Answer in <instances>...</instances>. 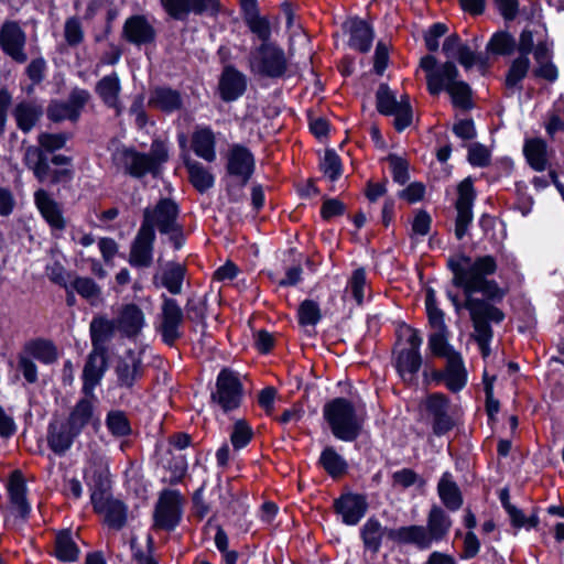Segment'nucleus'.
Masks as SVG:
<instances>
[{"mask_svg":"<svg viewBox=\"0 0 564 564\" xmlns=\"http://www.w3.org/2000/svg\"><path fill=\"white\" fill-rule=\"evenodd\" d=\"M465 295L464 307L469 312L471 323H477L481 330L489 328V323L500 324L506 315L495 304L501 303L507 289L494 279H484L462 289Z\"/></svg>","mask_w":564,"mask_h":564,"instance_id":"f257e3e1","label":"nucleus"},{"mask_svg":"<svg viewBox=\"0 0 564 564\" xmlns=\"http://www.w3.org/2000/svg\"><path fill=\"white\" fill-rule=\"evenodd\" d=\"M162 304L158 316V333L161 335L162 341L167 346H174L183 335V326L185 319L202 326V333L206 329L207 306L205 301L196 297H189L185 305V314L175 299L162 294Z\"/></svg>","mask_w":564,"mask_h":564,"instance_id":"f03ea898","label":"nucleus"},{"mask_svg":"<svg viewBox=\"0 0 564 564\" xmlns=\"http://www.w3.org/2000/svg\"><path fill=\"white\" fill-rule=\"evenodd\" d=\"M72 158L64 154H55L52 158L40 148L30 145L25 149L23 162L32 171L34 177L42 184L55 186L68 184L74 178Z\"/></svg>","mask_w":564,"mask_h":564,"instance_id":"7ed1b4c3","label":"nucleus"},{"mask_svg":"<svg viewBox=\"0 0 564 564\" xmlns=\"http://www.w3.org/2000/svg\"><path fill=\"white\" fill-rule=\"evenodd\" d=\"M395 333L397 341L393 354L397 370L405 383L417 386V372L422 365L420 329L402 323Z\"/></svg>","mask_w":564,"mask_h":564,"instance_id":"20e7f679","label":"nucleus"},{"mask_svg":"<svg viewBox=\"0 0 564 564\" xmlns=\"http://www.w3.org/2000/svg\"><path fill=\"white\" fill-rule=\"evenodd\" d=\"M323 416L336 438L352 442L360 435L362 420L349 400L335 398L327 402L323 408Z\"/></svg>","mask_w":564,"mask_h":564,"instance_id":"39448f33","label":"nucleus"},{"mask_svg":"<svg viewBox=\"0 0 564 564\" xmlns=\"http://www.w3.org/2000/svg\"><path fill=\"white\" fill-rule=\"evenodd\" d=\"M447 267L453 273V284L459 289L488 279V275L495 274L498 268L494 256H479L473 261L465 253L451 257Z\"/></svg>","mask_w":564,"mask_h":564,"instance_id":"423d86ee","label":"nucleus"},{"mask_svg":"<svg viewBox=\"0 0 564 564\" xmlns=\"http://www.w3.org/2000/svg\"><path fill=\"white\" fill-rule=\"evenodd\" d=\"M250 67L254 74L280 78L288 69V61L284 51L273 43H262L251 53Z\"/></svg>","mask_w":564,"mask_h":564,"instance_id":"0eeeda50","label":"nucleus"},{"mask_svg":"<svg viewBox=\"0 0 564 564\" xmlns=\"http://www.w3.org/2000/svg\"><path fill=\"white\" fill-rule=\"evenodd\" d=\"M180 207L177 203L169 197L159 199L153 207H147L143 210L141 227L160 234L169 232L172 228L180 225Z\"/></svg>","mask_w":564,"mask_h":564,"instance_id":"6e6552de","label":"nucleus"},{"mask_svg":"<svg viewBox=\"0 0 564 564\" xmlns=\"http://www.w3.org/2000/svg\"><path fill=\"white\" fill-rule=\"evenodd\" d=\"M477 198V192L471 176L465 177L457 185V199L455 202V237L462 240L468 232L474 219L473 207Z\"/></svg>","mask_w":564,"mask_h":564,"instance_id":"1a4fd4ad","label":"nucleus"},{"mask_svg":"<svg viewBox=\"0 0 564 564\" xmlns=\"http://www.w3.org/2000/svg\"><path fill=\"white\" fill-rule=\"evenodd\" d=\"M451 399L443 392L425 394V415L436 436H443L455 427V420L449 414Z\"/></svg>","mask_w":564,"mask_h":564,"instance_id":"9d476101","label":"nucleus"},{"mask_svg":"<svg viewBox=\"0 0 564 564\" xmlns=\"http://www.w3.org/2000/svg\"><path fill=\"white\" fill-rule=\"evenodd\" d=\"M241 398L242 384L238 376L227 368L223 369L217 377L216 391L212 393L213 402L228 412L240 405Z\"/></svg>","mask_w":564,"mask_h":564,"instance_id":"9b49d317","label":"nucleus"},{"mask_svg":"<svg viewBox=\"0 0 564 564\" xmlns=\"http://www.w3.org/2000/svg\"><path fill=\"white\" fill-rule=\"evenodd\" d=\"M89 99L90 94L88 90L74 88L66 101H51L46 110L47 118L54 122L64 120L76 122Z\"/></svg>","mask_w":564,"mask_h":564,"instance_id":"f8f14e48","label":"nucleus"},{"mask_svg":"<svg viewBox=\"0 0 564 564\" xmlns=\"http://www.w3.org/2000/svg\"><path fill=\"white\" fill-rule=\"evenodd\" d=\"M90 500L94 510L104 514L109 528L120 530L126 525L128 507L122 501L112 498L101 489L94 490Z\"/></svg>","mask_w":564,"mask_h":564,"instance_id":"ddd939ff","label":"nucleus"},{"mask_svg":"<svg viewBox=\"0 0 564 564\" xmlns=\"http://www.w3.org/2000/svg\"><path fill=\"white\" fill-rule=\"evenodd\" d=\"M182 497L176 490H164L155 506L154 527L173 531L182 518Z\"/></svg>","mask_w":564,"mask_h":564,"instance_id":"4468645a","label":"nucleus"},{"mask_svg":"<svg viewBox=\"0 0 564 564\" xmlns=\"http://www.w3.org/2000/svg\"><path fill=\"white\" fill-rule=\"evenodd\" d=\"M155 239V231L140 226L130 245L128 262L131 267L147 269L153 264Z\"/></svg>","mask_w":564,"mask_h":564,"instance_id":"2eb2a0df","label":"nucleus"},{"mask_svg":"<svg viewBox=\"0 0 564 564\" xmlns=\"http://www.w3.org/2000/svg\"><path fill=\"white\" fill-rule=\"evenodd\" d=\"M226 170L229 176L239 180L238 191L241 192L254 172L253 154L246 147L234 144L227 154Z\"/></svg>","mask_w":564,"mask_h":564,"instance_id":"dca6fc26","label":"nucleus"},{"mask_svg":"<svg viewBox=\"0 0 564 564\" xmlns=\"http://www.w3.org/2000/svg\"><path fill=\"white\" fill-rule=\"evenodd\" d=\"M26 35L15 21H6L0 29V47L17 63H25L28 55L24 52Z\"/></svg>","mask_w":564,"mask_h":564,"instance_id":"f3484780","label":"nucleus"},{"mask_svg":"<svg viewBox=\"0 0 564 564\" xmlns=\"http://www.w3.org/2000/svg\"><path fill=\"white\" fill-rule=\"evenodd\" d=\"M109 367V354L90 350L83 369V392L94 397V389L100 383Z\"/></svg>","mask_w":564,"mask_h":564,"instance_id":"a211bd4d","label":"nucleus"},{"mask_svg":"<svg viewBox=\"0 0 564 564\" xmlns=\"http://www.w3.org/2000/svg\"><path fill=\"white\" fill-rule=\"evenodd\" d=\"M122 37L133 45L141 46L153 43L156 31L144 15L134 14L124 21Z\"/></svg>","mask_w":564,"mask_h":564,"instance_id":"6ab92c4d","label":"nucleus"},{"mask_svg":"<svg viewBox=\"0 0 564 564\" xmlns=\"http://www.w3.org/2000/svg\"><path fill=\"white\" fill-rule=\"evenodd\" d=\"M117 329L115 319L105 314L94 316L89 324L91 349L109 354V344L115 338Z\"/></svg>","mask_w":564,"mask_h":564,"instance_id":"aec40b11","label":"nucleus"},{"mask_svg":"<svg viewBox=\"0 0 564 564\" xmlns=\"http://www.w3.org/2000/svg\"><path fill=\"white\" fill-rule=\"evenodd\" d=\"M451 528L452 519L446 511L440 506L433 505L425 524V549H429L434 542L445 540Z\"/></svg>","mask_w":564,"mask_h":564,"instance_id":"412c9836","label":"nucleus"},{"mask_svg":"<svg viewBox=\"0 0 564 564\" xmlns=\"http://www.w3.org/2000/svg\"><path fill=\"white\" fill-rule=\"evenodd\" d=\"M218 89L224 101H235L247 90V77L236 67L228 65L220 75Z\"/></svg>","mask_w":564,"mask_h":564,"instance_id":"4be33fe9","label":"nucleus"},{"mask_svg":"<svg viewBox=\"0 0 564 564\" xmlns=\"http://www.w3.org/2000/svg\"><path fill=\"white\" fill-rule=\"evenodd\" d=\"M115 371L119 387L132 388L143 376V365L140 355L129 349L124 356L117 361Z\"/></svg>","mask_w":564,"mask_h":564,"instance_id":"5701e85b","label":"nucleus"},{"mask_svg":"<svg viewBox=\"0 0 564 564\" xmlns=\"http://www.w3.org/2000/svg\"><path fill=\"white\" fill-rule=\"evenodd\" d=\"M459 79V70L453 61H446L440 64L434 73L429 74L426 88L430 95L438 96L447 93L449 88Z\"/></svg>","mask_w":564,"mask_h":564,"instance_id":"b1692460","label":"nucleus"},{"mask_svg":"<svg viewBox=\"0 0 564 564\" xmlns=\"http://www.w3.org/2000/svg\"><path fill=\"white\" fill-rule=\"evenodd\" d=\"M115 321L118 330L128 338H135L145 324L142 310L133 303L123 305Z\"/></svg>","mask_w":564,"mask_h":564,"instance_id":"393cba45","label":"nucleus"},{"mask_svg":"<svg viewBox=\"0 0 564 564\" xmlns=\"http://www.w3.org/2000/svg\"><path fill=\"white\" fill-rule=\"evenodd\" d=\"M182 94L169 86H156L150 91L148 106L165 113H172L183 108Z\"/></svg>","mask_w":564,"mask_h":564,"instance_id":"a878e982","label":"nucleus"},{"mask_svg":"<svg viewBox=\"0 0 564 564\" xmlns=\"http://www.w3.org/2000/svg\"><path fill=\"white\" fill-rule=\"evenodd\" d=\"M166 13L175 20H183L189 12L203 13L215 10L217 0H160Z\"/></svg>","mask_w":564,"mask_h":564,"instance_id":"bb28decb","label":"nucleus"},{"mask_svg":"<svg viewBox=\"0 0 564 564\" xmlns=\"http://www.w3.org/2000/svg\"><path fill=\"white\" fill-rule=\"evenodd\" d=\"M78 436L66 421H54L47 430V444L57 455L65 454Z\"/></svg>","mask_w":564,"mask_h":564,"instance_id":"cd10ccee","label":"nucleus"},{"mask_svg":"<svg viewBox=\"0 0 564 564\" xmlns=\"http://www.w3.org/2000/svg\"><path fill=\"white\" fill-rule=\"evenodd\" d=\"M367 502L362 496L345 495L335 501V509L348 525L357 524L367 511Z\"/></svg>","mask_w":564,"mask_h":564,"instance_id":"c85d7f7f","label":"nucleus"},{"mask_svg":"<svg viewBox=\"0 0 564 564\" xmlns=\"http://www.w3.org/2000/svg\"><path fill=\"white\" fill-rule=\"evenodd\" d=\"M95 91L107 107L115 109L117 115L121 113V84L117 73L113 72L99 79L96 83Z\"/></svg>","mask_w":564,"mask_h":564,"instance_id":"c756f323","label":"nucleus"},{"mask_svg":"<svg viewBox=\"0 0 564 564\" xmlns=\"http://www.w3.org/2000/svg\"><path fill=\"white\" fill-rule=\"evenodd\" d=\"M437 495L441 502L449 511H457L464 503L462 490L451 471H444L437 484Z\"/></svg>","mask_w":564,"mask_h":564,"instance_id":"7c9ffc66","label":"nucleus"},{"mask_svg":"<svg viewBox=\"0 0 564 564\" xmlns=\"http://www.w3.org/2000/svg\"><path fill=\"white\" fill-rule=\"evenodd\" d=\"M34 202L41 215L52 228L57 230H63L65 228L66 224L59 205L45 189L40 188L34 193Z\"/></svg>","mask_w":564,"mask_h":564,"instance_id":"2f4dec72","label":"nucleus"},{"mask_svg":"<svg viewBox=\"0 0 564 564\" xmlns=\"http://www.w3.org/2000/svg\"><path fill=\"white\" fill-rule=\"evenodd\" d=\"M547 142L539 137L528 138L523 144V155L528 165L535 172H543L549 165Z\"/></svg>","mask_w":564,"mask_h":564,"instance_id":"473e14b6","label":"nucleus"},{"mask_svg":"<svg viewBox=\"0 0 564 564\" xmlns=\"http://www.w3.org/2000/svg\"><path fill=\"white\" fill-rule=\"evenodd\" d=\"M43 113L42 105L34 100L21 101L13 110L17 126L24 133L30 132L36 126Z\"/></svg>","mask_w":564,"mask_h":564,"instance_id":"72a5a7b5","label":"nucleus"},{"mask_svg":"<svg viewBox=\"0 0 564 564\" xmlns=\"http://www.w3.org/2000/svg\"><path fill=\"white\" fill-rule=\"evenodd\" d=\"M531 62L529 57L518 56L511 64L505 76V88L510 91L507 96H511L514 91L521 93L523 90V79L528 76Z\"/></svg>","mask_w":564,"mask_h":564,"instance_id":"f704fd0d","label":"nucleus"},{"mask_svg":"<svg viewBox=\"0 0 564 564\" xmlns=\"http://www.w3.org/2000/svg\"><path fill=\"white\" fill-rule=\"evenodd\" d=\"M216 138L209 127L197 128L192 135V149L194 153L207 162L216 160Z\"/></svg>","mask_w":564,"mask_h":564,"instance_id":"c9c22d12","label":"nucleus"},{"mask_svg":"<svg viewBox=\"0 0 564 564\" xmlns=\"http://www.w3.org/2000/svg\"><path fill=\"white\" fill-rule=\"evenodd\" d=\"M349 31V45L361 53L368 52L373 40V31L371 26L366 21L356 18L350 21Z\"/></svg>","mask_w":564,"mask_h":564,"instance_id":"e433bc0d","label":"nucleus"},{"mask_svg":"<svg viewBox=\"0 0 564 564\" xmlns=\"http://www.w3.org/2000/svg\"><path fill=\"white\" fill-rule=\"evenodd\" d=\"M78 435L94 421V405L88 398L80 399L65 420Z\"/></svg>","mask_w":564,"mask_h":564,"instance_id":"4c0bfd02","label":"nucleus"},{"mask_svg":"<svg viewBox=\"0 0 564 564\" xmlns=\"http://www.w3.org/2000/svg\"><path fill=\"white\" fill-rule=\"evenodd\" d=\"M467 383V371L460 354H455L447 360L446 388L457 393L465 388Z\"/></svg>","mask_w":564,"mask_h":564,"instance_id":"58836bf2","label":"nucleus"},{"mask_svg":"<svg viewBox=\"0 0 564 564\" xmlns=\"http://www.w3.org/2000/svg\"><path fill=\"white\" fill-rule=\"evenodd\" d=\"M9 494L11 503L14 506L15 510L22 518H26L30 513V505L26 501V486L22 474L19 470H15L12 474L10 484H9Z\"/></svg>","mask_w":564,"mask_h":564,"instance_id":"ea45409f","label":"nucleus"},{"mask_svg":"<svg viewBox=\"0 0 564 564\" xmlns=\"http://www.w3.org/2000/svg\"><path fill=\"white\" fill-rule=\"evenodd\" d=\"M22 352L46 365L53 364L57 359V350L54 344L42 338L28 341Z\"/></svg>","mask_w":564,"mask_h":564,"instance_id":"a19ab883","label":"nucleus"},{"mask_svg":"<svg viewBox=\"0 0 564 564\" xmlns=\"http://www.w3.org/2000/svg\"><path fill=\"white\" fill-rule=\"evenodd\" d=\"M55 555L62 562H75L79 556V549L72 536L70 530H62L56 534Z\"/></svg>","mask_w":564,"mask_h":564,"instance_id":"79ce46f5","label":"nucleus"},{"mask_svg":"<svg viewBox=\"0 0 564 564\" xmlns=\"http://www.w3.org/2000/svg\"><path fill=\"white\" fill-rule=\"evenodd\" d=\"M446 94H448L451 98L452 106L456 109L469 111L475 107L473 89L470 85L463 79H458Z\"/></svg>","mask_w":564,"mask_h":564,"instance_id":"37998d69","label":"nucleus"},{"mask_svg":"<svg viewBox=\"0 0 564 564\" xmlns=\"http://www.w3.org/2000/svg\"><path fill=\"white\" fill-rule=\"evenodd\" d=\"M185 166L189 174L192 185L200 193H205L214 185V176L199 162L186 160Z\"/></svg>","mask_w":564,"mask_h":564,"instance_id":"c03bdc74","label":"nucleus"},{"mask_svg":"<svg viewBox=\"0 0 564 564\" xmlns=\"http://www.w3.org/2000/svg\"><path fill=\"white\" fill-rule=\"evenodd\" d=\"M486 48L494 55L509 56L514 53L517 42L508 31H498L492 34Z\"/></svg>","mask_w":564,"mask_h":564,"instance_id":"a18cd8bd","label":"nucleus"},{"mask_svg":"<svg viewBox=\"0 0 564 564\" xmlns=\"http://www.w3.org/2000/svg\"><path fill=\"white\" fill-rule=\"evenodd\" d=\"M186 273V268L176 262H170L161 275V284L171 293L180 294Z\"/></svg>","mask_w":564,"mask_h":564,"instance_id":"49530a36","label":"nucleus"},{"mask_svg":"<svg viewBox=\"0 0 564 564\" xmlns=\"http://www.w3.org/2000/svg\"><path fill=\"white\" fill-rule=\"evenodd\" d=\"M387 528H382L379 521L369 519L361 529V538L367 549L377 553L381 545V539L387 535Z\"/></svg>","mask_w":564,"mask_h":564,"instance_id":"de8ad7c7","label":"nucleus"},{"mask_svg":"<svg viewBox=\"0 0 564 564\" xmlns=\"http://www.w3.org/2000/svg\"><path fill=\"white\" fill-rule=\"evenodd\" d=\"M70 288L91 305L97 304L101 296V288L90 278L74 276L70 281Z\"/></svg>","mask_w":564,"mask_h":564,"instance_id":"09e8293b","label":"nucleus"},{"mask_svg":"<svg viewBox=\"0 0 564 564\" xmlns=\"http://www.w3.org/2000/svg\"><path fill=\"white\" fill-rule=\"evenodd\" d=\"M319 464L332 477L340 476L347 470L346 460L332 446L324 448L319 457Z\"/></svg>","mask_w":564,"mask_h":564,"instance_id":"8fccbe9b","label":"nucleus"},{"mask_svg":"<svg viewBox=\"0 0 564 564\" xmlns=\"http://www.w3.org/2000/svg\"><path fill=\"white\" fill-rule=\"evenodd\" d=\"M377 110L384 116H392L395 110L404 102L398 101L387 84H380L376 93Z\"/></svg>","mask_w":564,"mask_h":564,"instance_id":"3c124183","label":"nucleus"},{"mask_svg":"<svg viewBox=\"0 0 564 564\" xmlns=\"http://www.w3.org/2000/svg\"><path fill=\"white\" fill-rule=\"evenodd\" d=\"M429 348L433 356L438 358H446L447 360H449V357L458 354L448 343V329L436 330L435 333L431 334L429 337Z\"/></svg>","mask_w":564,"mask_h":564,"instance_id":"603ef678","label":"nucleus"},{"mask_svg":"<svg viewBox=\"0 0 564 564\" xmlns=\"http://www.w3.org/2000/svg\"><path fill=\"white\" fill-rule=\"evenodd\" d=\"M387 538L400 543H413L423 546V528L419 525L401 527L387 530Z\"/></svg>","mask_w":564,"mask_h":564,"instance_id":"864d4df0","label":"nucleus"},{"mask_svg":"<svg viewBox=\"0 0 564 564\" xmlns=\"http://www.w3.org/2000/svg\"><path fill=\"white\" fill-rule=\"evenodd\" d=\"M139 152L126 147L117 148L111 155L112 163L118 170H122L130 175V171L135 169Z\"/></svg>","mask_w":564,"mask_h":564,"instance_id":"5fc2aeb1","label":"nucleus"},{"mask_svg":"<svg viewBox=\"0 0 564 564\" xmlns=\"http://www.w3.org/2000/svg\"><path fill=\"white\" fill-rule=\"evenodd\" d=\"M299 323L302 326H315L322 318V312L317 302L304 300L297 311Z\"/></svg>","mask_w":564,"mask_h":564,"instance_id":"6e6d98bb","label":"nucleus"},{"mask_svg":"<svg viewBox=\"0 0 564 564\" xmlns=\"http://www.w3.org/2000/svg\"><path fill=\"white\" fill-rule=\"evenodd\" d=\"M106 424L111 434L117 437L127 436L131 432L129 420L121 411L109 412Z\"/></svg>","mask_w":564,"mask_h":564,"instance_id":"4d7b16f0","label":"nucleus"},{"mask_svg":"<svg viewBox=\"0 0 564 564\" xmlns=\"http://www.w3.org/2000/svg\"><path fill=\"white\" fill-rule=\"evenodd\" d=\"M467 161L474 167H487L490 165L491 153L486 145L475 142L468 147Z\"/></svg>","mask_w":564,"mask_h":564,"instance_id":"13d9d810","label":"nucleus"},{"mask_svg":"<svg viewBox=\"0 0 564 564\" xmlns=\"http://www.w3.org/2000/svg\"><path fill=\"white\" fill-rule=\"evenodd\" d=\"M323 173L329 177L332 182L341 175V162L334 150H326L324 158L319 164Z\"/></svg>","mask_w":564,"mask_h":564,"instance_id":"bf43d9fd","label":"nucleus"},{"mask_svg":"<svg viewBox=\"0 0 564 564\" xmlns=\"http://www.w3.org/2000/svg\"><path fill=\"white\" fill-rule=\"evenodd\" d=\"M253 432L245 420H238L234 424L230 441L235 449L245 447L252 438Z\"/></svg>","mask_w":564,"mask_h":564,"instance_id":"052dcab7","label":"nucleus"},{"mask_svg":"<svg viewBox=\"0 0 564 564\" xmlns=\"http://www.w3.org/2000/svg\"><path fill=\"white\" fill-rule=\"evenodd\" d=\"M448 32V26L444 22H435L425 31V50L431 53L440 48V40Z\"/></svg>","mask_w":564,"mask_h":564,"instance_id":"680f3d73","label":"nucleus"},{"mask_svg":"<svg viewBox=\"0 0 564 564\" xmlns=\"http://www.w3.org/2000/svg\"><path fill=\"white\" fill-rule=\"evenodd\" d=\"M64 37L69 46H77L84 40L82 23L76 17L68 18L64 26Z\"/></svg>","mask_w":564,"mask_h":564,"instance_id":"e2e57ef3","label":"nucleus"},{"mask_svg":"<svg viewBox=\"0 0 564 564\" xmlns=\"http://www.w3.org/2000/svg\"><path fill=\"white\" fill-rule=\"evenodd\" d=\"M148 173L156 175L158 162L150 154L139 152L135 169L130 171V176L141 178Z\"/></svg>","mask_w":564,"mask_h":564,"instance_id":"0e129e2a","label":"nucleus"},{"mask_svg":"<svg viewBox=\"0 0 564 564\" xmlns=\"http://www.w3.org/2000/svg\"><path fill=\"white\" fill-rule=\"evenodd\" d=\"M387 160L392 170L393 181L400 185L405 184L410 180L408 161L395 154H389Z\"/></svg>","mask_w":564,"mask_h":564,"instance_id":"69168bd1","label":"nucleus"},{"mask_svg":"<svg viewBox=\"0 0 564 564\" xmlns=\"http://www.w3.org/2000/svg\"><path fill=\"white\" fill-rule=\"evenodd\" d=\"M67 134L65 133H41L37 138L40 149L46 154L52 153L56 150L64 148L67 141Z\"/></svg>","mask_w":564,"mask_h":564,"instance_id":"338daca9","label":"nucleus"},{"mask_svg":"<svg viewBox=\"0 0 564 564\" xmlns=\"http://www.w3.org/2000/svg\"><path fill=\"white\" fill-rule=\"evenodd\" d=\"M454 58H456L458 63L466 69H470L476 64H487V58L482 54L471 51L467 44L460 47L458 54Z\"/></svg>","mask_w":564,"mask_h":564,"instance_id":"774afa93","label":"nucleus"}]
</instances>
